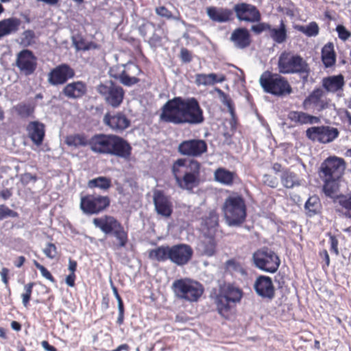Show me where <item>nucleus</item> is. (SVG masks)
<instances>
[{
    "label": "nucleus",
    "mask_w": 351,
    "mask_h": 351,
    "mask_svg": "<svg viewBox=\"0 0 351 351\" xmlns=\"http://www.w3.org/2000/svg\"><path fill=\"white\" fill-rule=\"evenodd\" d=\"M160 120L175 125H195L204 121L203 110L195 97H175L162 107Z\"/></svg>",
    "instance_id": "obj_1"
},
{
    "label": "nucleus",
    "mask_w": 351,
    "mask_h": 351,
    "mask_svg": "<svg viewBox=\"0 0 351 351\" xmlns=\"http://www.w3.org/2000/svg\"><path fill=\"white\" fill-rule=\"evenodd\" d=\"M89 147L95 154L114 156L124 160H128L132 154L129 143L114 134H95L89 139Z\"/></svg>",
    "instance_id": "obj_2"
},
{
    "label": "nucleus",
    "mask_w": 351,
    "mask_h": 351,
    "mask_svg": "<svg viewBox=\"0 0 351 351\" xmlns=\"http://www.w3.org/2000/svg\"><path fill=\"white\" fill-rule=\"evenodd\" d=\"M186 162L184 158L176 160L172 166V173L180 188L191 191L200 183L201 164L194 159L190 160L188 164Z\"/></svg>",
    "instance_id": "obj_3"
},
{
    "label": "nucleus",
    "mask_w": 351,
    "mask_h": 351,
    "mask_svg": "<svg viewBox=\"0 0 351 351\" xmlns=\"http://www.w3.org/2000/svg\"><path fill=\"white\" fill-rule=\"evenodd\" d=\"M278 71L282 74H299L303 82H306L311 72L308 64L302 57L292 52L284 51L278 62Z\"/></svg>",
    "instance_id": "obj_4"
},
{
    "label": "nucleus",
    "mask_w": 351,
    "mask_h": 351,
    "mask_svg": "<svg viewBox=\"0 0 351 351\" xmlns=\"http://www.w3.org/2000/svg\"><path fill=\"white\" fill-rule=\"evenodd\" d=\"M226 223L230 226L241 225L246 217V207L243 199L239 195L227 197L222 208Z\"/></svg>",
    "instance_id": "obj_5"
},
{
    "label": "nucleus",
    "mask_w": 351,
    "mask_h": 351,
    "mask_svg": "<svg viewBox=\"0 0 351 351\" xmlns=\"http://www.w3.org/2000/svg\"><path fill=\"white\" fill-rule=\"evenodd\" d=\"M259 83L265 92L274 95H283L292 92L291 86L279 74L265 71L259 78Z\"/></svg>",
    "instance_id": "obj_6"
},
{
    "label": "nucleus",
    "mask_w": 351,
    "mask_h": 351,
    "mask_svg": "<svg viewBox=\"0 0 351 351\" xmlns=\"http://www.w3.org/2000/svg\"><path fill=\"white\" fill-rule=\"evenodd\" d=\"M172 289L178 298L189 302L197 301L204 291L201 284L187 278L175 280Z\"/></svg>",
    "instance_id": "obj_7"
},
{
    "label": "nucleus",
    "mask_w": 351,
    "mask_h": 351,
    "mask_svg": "<svg viewBox=\"0 0 351 351\" xmlns=\"http://www.w3.org/2000/svg\"><path fill=\"white\" fill-rule=\"evenodd\" d=\"M252 261L256 267L268 273L276 272L280 264L278 256L267 247H263L254 252Z\"/></svg>",
    "instance_id": "obj_8"
},
{
    "label": "nucleus",
    "mask_w": 351,
    "mask_h": 351,
    "mask_svg": "<svg viewBox=\"0 0 351 351\" xmlns=\"http://www.w3.org/2000/svg\"><path fill=\"white\" fill-rule=\"evenodd\" d=\"M96 90L105 102L114 108L119 107L123 102L125 92L121 86L112 81L99 84Z\"/></svg>",
    "instance_id": "obj_9"
},
{
    "label": "nucleus",
    "mask_w": 351,
    "mask_h": 351,
    "mask_svg": "<svg viewBox=\"0 0 351 351\" xmlns=\"http://www.w3.org/2000/svg\"><path fill=\"white\" fill-rule=\"evenodd\" d=\"M337 128L330 126H314L306 131V136L313 141L328 143L333 141L339 136Z\"/></svg>",
    "instance_id": "obj_10"
},
{
    "label": "nucleus",
    "mask_w": 351,
    "mask_h": 351,
    "mask_svg": "<svg viewBox=\"0 0 351 351\" xmlns=\"http://www.w3.org/2000/svg\"><path fill=\"white\" fill-rule=\"evenodd\" d=\"M110 205L108 196L87 195L81 197L80 208L86 214H97Z\"/></svg>",
    "instance_id": "obj_11"
},
{
    "label": "nucleus",
    "mask_w": 351,
    "mask_h": 351,
    "mask_svg": "<svg viewBox=\"0 0 351 351\" xmlns=\"http://www.w3.org/2000/svg\"><path fill=\"white\" fill-rule=\"evenodd\" d=\"M233 10L239 21L254 23L261 20V14L254 5L246 3H237L233 6Z\"/></svg>",
    "instance_id": "obj_12"
},
{
    "label": "nucleus",
    "mask_w": 351,
    "mask_h": 351,
    "mask_svg": "<svg viewBox=\"0 0 351 351\" xmlns=\"http://www.w3.org/2000/svg\"><path fill=\"white\" fill-rule=\"evenodd\" d=\"M75 72L67 64H61L51 70L47 75V82L52 86L65 84L69 79L74 77Z\"/></svg>",
    "instance_id": "obj_13"
},
{
    "label": "nucleus",
    "mask_w": 351,
    "mask_h": 351,
    "mask_svg": "<svg viewBox=\"0 0 351 351\" xmlns=\"http://www.w3.org/2000/svg\"><path fill=\"white\" fill-rule=\"evenodd\" d=\"M345 169L343 159L335 156L329 157L321 165V172L324 178L339 179Z\"/></svg>",
    "instance_id": "obj_14"
},
{
    "label": "nucleus",
    "mask_w": 351,
    "mask_h": 351,
    "mask_svg": "<svg viewBox=\"0 0 351 351\" xmlns=\"http://www.w3.org/2000/svg\"><path fill=\"white\" fill-rule=\"evenodd\" d=\"M178 150L182 156L199 157L207 152V144L201 139L186 140L179 144Z\"/></svg>",
    "instance_id": "obj_15"
},
{
    "label": "nucleus",
    "mask_w": 351,
    "mask_h": 351,
    "mask_svg": "<svg viewBox=\"0 0 351 351\" xmlns=\"http://www.w3.org/2000/svg\"><path fill=\"white\" fill-rule=\"evenodd\" d=\"M16 66L21 73L30 75L36 71L37 58L32 51L23 49L17 54Z\"/></svg>",
    "instance_id": "obj_16"
},
{
    "label": "nucleus",
    "mask_w": 351,
    "mask_h": 351,
    "mask_svg": "<svg viewBox=\"0 0 351 351\" xmlns=\"http://www.w3.org/2000/svg\"><path fill=\"white\" fill-rule=\"evenodd\" d=\"M193 254L191 247L186 244H178L171 247L170 261L178 265L187 264Z\"/></svg>",
    "instance_id": "obj_17"
},
{
    "label": "nucleus",
    "mask_w": 351,
    "mask_h": 351,
    "mask_svg": "<svg viewBox=\"0 0 351 351\" xmlns=\"http://www.w3.org/2000/svg\"><path fill=\"white\" fill-rule=\"evenodd\" d=\"M256 294L263 299L271 300L275 297V288L270 277L261 275L254 283Z\"/></svg>",
    "instance_id": "obj_18"
},
{
    "label": "nucleus",
    "mask_w": 351,
    "mask_h": 351,
    "mask_svg": "<svg viewBox=\"0 0 351 351\" xmlns=\"http://www.w3.org/2000/svg\"><path fill=\"white\" fill-rule=\"evenodd\" d=\"M103 123L116 132H121L130 125V121L123 112H117L114 114L106 113L104 116Z\"/></svg>",
    "instance_id": "obj_19"
},
{
    "label": "nucleus",
    "mask_w": 351,
    "mask_h": 351,
    "mask_svg": "<svg viewBox=\"0 0 351 351\" xmlns=\"http://www.w3.org/2000/svg\"><path fill=\"white\" fill-rule=\"evenodd\" d=\"M153 201L156 211L158 215L165 217L171 216L173 211L172 203L170 198L166 196L160 191H155L153 195Z\"/></svg>",
    "instance_id": "obj_20"
},
{
    "label": "nucleus",
    "mask_w": 351,
    "mask_h": 351,
    "mask_svg": "<svg viewBox=\"0 0 351 351\" xmlns=\"http://www.w3.org/2000/svg\"><path fill=\"white\" fill-rule=\"evenodd\" d=\"M324 95L322 88H315L303 101L304 107L308 108L313 106L318 111L328 108V101L324 98Z\"/></svg>",
    "instance_id": "obj_21"
},
{
    "label": "nucleus",
    "mask_w": 351,
    "mask_h": 351,
    "mask_svg": "<svg viewBox=\"0 0 351 351\" xmlns=\"http://www.w3.org/2000/svg\"><path fill=\"white\" fill-rule=\"evenodd\" d=\"M206 13L213 21L221 23L232 21L234 19L233 9L226 8L208 7Z\"/></svg>",
    "instance_id": "obj_22"
},
{
    "label": "nucleus",
    "mask_w": 351,
    "mask_h": 351,
    "mask_svg": "<svg viewBox=\"0 0 351 351\" xmlns=\"http://www.w3.org/2000/svg\"><path fill=\"white\" fill-rule=\"evenodd\" d=\"M86 91V84L82 81H76L64 86L62 93L68 99H77L82 98Z\"/></svg>",
    "instance_id": "obj_23"
},
{
    "label": "nucleus",
    "mask_w": 351,
    "mask_h": 351,
    "mask_svg": "<svg viewBox=\"0 0 351 351\" xmlns=\"http://www.w3.org/2000/svg\"><path fill=\"white\" fill-rule=\"evenodd\" d=\"M230 40L236 48L243 49L251 44L250 34L246 28L239 27L232 32Z\"/></svg>",
    "instance_id": "obj_24"
},
{
    "label": "nucleus",
    "mask_w": 351,
    "mask_h": 351,
    "mask_svg": "<svg viewBox=\"0 0 351 351\" xmlns=\"http://www.w3.org/2000/svg\"><path fill=\"white\" fill-rule=\"evenodd\" d=\"M27 132L28 136L35 145H40L43 143L45 134L43 123L38 121H31L27 125Z\"/></svg>",
    "instance_id": "obj_25"
},
{
    "label": "nucleus",
    "mask_w": 351,
    "mask_h": 351,
    "mask_svg": "<svg viewBox=\"0 0 351 351\" xmlns=\"http://www.w3.org/2000/svg\"><path fill=\"white\" fill-rule=\"evenodd\" d=\"M322 87L328 93L342 91L345 85L344 77L341 74L324 77L322 81Z\"/></svg>",
    "instance_id": "obj_26"
},
{
    "label": "nucleus",
    "mask_w": 351,
    "mask_h": 351,
    "mask_svg": "<svg viewBox=\"0 0 351 351\" xmlns=\"http://www.w3.org/2000/svg\"><path fill=\"white\" fill-rule=\"evenodd\" d=\"M93 223L105 234L113 233L121 224L117 219L110 216L95 218L93 219Z\"/></svg>",
    "instance_id": "obj_27"
},
{
    "label": "nucleus",
    "mask_w": 351,
    "mask_h": 351,
    "mask_svg": "<svg viewBox=\"0 0 351 351\" xmlns=\"http://www.w3.org/2000/svg\"><path fill=\"white\" fill-rule=\"evenodd\" d=\"M20 19L11 17L0 21V38L16 32L21 25Z\"/></svg>",
    "instance_id": "obj_28"
},
{
    "label": "nucleus",
    "mask_w": 351,
    "mask_h": 351,
    "mask_svg": "<svg viewBox=\"0 0 351 351\" xmlns=\"http://www.w3.org/2000/svg\"><path fill=\"white\" fill-rule=\"evenodd\" d=\"M237 178V174L225 168L219 167L214 172L215 180L221 184L230 186Z\"/></svg>",
    "instance_id": "obj_29"
},
{
    "label": "nucleus",
    "mask_w": 351,
    "mask_h": 351,
    "mask_svg": "<svg viewBox=\"0 0 351 351\" xmlns=\"http://www.w3.org/2000/svg\"><path fill=\"white\" fill-rule=\"evenodd\" d=\"M288 118L291 121L300 125L317 123L319 121L318 117L299 111H291L288 114Z\"/></svg>",
    "instance_id": "obj_30"
},
{
    "label": "nucleus",
    "mask_w": 351,
    "mask_h": 351,
    "mask_svg": "<svg viewBox=\"0 0 351 351\" xmlns=\"http://www.w3.org/2000/svg\"><path fill=\"white\" fill-rule=\"evenodd\" d=\"M226 77L224 75H221L218 76L215 73H197L195 75V84L197 86H210L216 83H221L225 81Z\"/></svg>",
    "instance_id": "obj_31"
},
{
    "label": "nucleus",
    "mask_w": 351,
    "mask_h": 351,
    "mask_svg": "<svg viewBox=\"0 0 351 351\" xmlns=\"http://www.w3.org/2000/svg\"><path fill=\"white\" fill-rule=\"evenodd\" d=\"M119 66H113L110 69V75L114 79L119 80L125 86H130L138 82L139 80L134 76H130L120 71Z\"/></svg>",
    "instance_id": "obj_32"
},
{
    "label": "nucleus",
    "mask_w": 351,
    "mask_h": 351,
    "mask_svg": "<svg viewBox=\"0 0 351 351\" xmlns=\"http://www.w3.org/2000/svg\"><path fill=\"white\" fill-rule=\"evenodd\" d=\"M268 34L269 37L276 43L282 44L285 43L287 39V30L284 21L281 20L278 27H272L270 25Z\"/></svg>",
    "instance_id": "obj_33"
},
{
    "label": "nucleus",
    "mask_w": 351,
    "mask_h": 351,
    "mask_svg": "<svg viewBox=\"0 0 351 351\" xmlns=\"http://www.w3.org/2000/svg\"><path fill=\"white\" fill-rule=\"evenodd\" d=\"M322 61L326 68L331 67L336 62V53L334 49V45L329 42L326 43L322 49Z\"/></svg>",
    "instance_id": "obj_34"
},
{
    "label": "nucleus",
    "mask_w": 351,
    "mask_h": 351,
    "mask_svg": "<svg viewBox=\"0 0 351 351\" xmlns=\"http://www.w3.org/2000/svg\"><path fill=\"white\" fill-rule=\"evenodd\" d=\"M198 251L204 256H212L216 251V242L214 238L204 237L197 245Z\"/></svg>",
    "instance_id": "obj_35"
},
{
    "label": "nucleus",
    "mask_w": 351,
    "mask_h": 351,
    "mask_svg": "<svg viewBox=\"0 0 351 351\" xmlns=\"http://www.w3.org/2000/svg\"><path fill=\"white\" fill-rule=\"evenodd\" d=\"M171 247L168 245H162L153 249L149 252V257L152 260L159 262L170 261Z\"/></svg>",
    "instance_id": "obj_36"
},
{
    "label": "nucleus",
    "mask_w": 351,
    "mask_h": 351,
    "mask_svg": "<svg viewBox=\"0 0 351 351\" xmlns=\"http://www.w3.org/2000/svg\"><path fill=\"white\" fill-rule=\"evenodd\" d=\"M14 110L22 119L33 117L35 106L29 103L21 102L13 107Z\"/></svg>",
    "instance_id": "obj_37"
},
{
    "label": "nucleus",
    "mask_w": 351,
    "mask_h": 351,
    "mask_svg": "<svg viewBox=\"0 0 351 351\" xmlns=\"http://www.w3.org/2000/svg\"><path fill=\"white\" fill-rule=\"evenodd\" d=\"M280 179L282 185L287 189H292L294 186L300 185V182L297 175L287 169L282 172Z\"/></svg>",
    "instance_id": "obj_38"
},
{
    "label": "nucleus",
    "mask_w": 351,
    "mask_h": 351,
    "mask_svg": "<svg viewBox=\"0 0 351 351\" xmlns=\"http://www.w3.org/2000/svg\"><path fill=\"white\" fill-rule=\"evenodd\" d=\"M112 186L111 179L105 176H99L90 180L87 183L89 189L98 188L102 191H108Z\"/></svg>",
    "instance_id": "obj_39"
},
{
    "label": "nucleus",
    "mask_w": 351,
    "mask_h": 351,
    "mask_svg": "<svg viewBox=\"0 0 351 351\" xmlns=\"http://www.w3.org/2000/svg\"><path fill=\"white\" fill-rule=\"evenodd\" d=\"M221 294H223L233 304L239 302L242 297V292L241 289L231 285L226 286L223 288Z\"/></svg>",
    "instance_id": "obj_40"
},
{
    "label": "nucleus",
    "mask_w": 351,
    "mask_h": 351,
    "mask_svg": "<svg viewBox=\"0 0 351 351\" xmlns=\"http://www.w3.org/2000/svg\"><path fill=\"white\" fill-rule=\"evenodd\" d=\"M325 184L324 185V193L331 198H334L337 196V192L339 191V184L337 180L339 179H330V178H324Z\"/></svg>",
    "instance_id": "obj_41"
},
{
    "label": "nucleus",
    "mask_w": 351,
    "mask_h": 351,
    "mask_svg": "<svg viewBox=\"0 0 351 351\" xmlns=\"http://www.w3.org/2000/svg\"><path fill=\"white\" fill-rule=\"evenodd\" d=\"M231 303L223 294L218 295L216 298V304L219 313L223 317H227L231 308Z\"/></svg>",
    "instance_id": "obj_42"
},
{
    "label": "nucleus",
    "mask_w": 351,
    "mask_h": 351,
    "mask_svg": "<svg viewBox=\"0 0 351 351\" xmlns=\"http://www.w3.org/2000/svg\"><path fill=\"white\" fill-rule=\"evenodd\" d=\"M338 204L341 206L339 211L343 216L351 218V195L338 197Z\"/></svg>",
    "instance_id": "obj_43"
},
{
    "label": "nucleus",
    "mask_w": 351,
    "mask_h": 351,
    "mask_svg": "<svg viewBox=\"0 0 351 351\" xmlns=\"http://www.w3.org/2000/svg\"><path fill=\"white\" fill-rule=\"evenodd\" d=\"M72 43L77 51H88L91 49L97 48L96 44L92 42L86 43L85 40L80 36H73Z\"/></svg>",
    "instance_id": "obj_44"
},
{
    "label": "nucleus",
    "mask_w": 351,
    "mask_h": 351,
    "mask_svg": "<svg viewBox=\"0 0 351 351\" xmlns=\"http://www.w3.org/2000/svg\"><path fill=\"white\" fill-rule=\"evenodd\" d=\"M295 29L308 37H315L319 32V28L316 22H311L307 25H297Z\"/></svg>",
    "instance_id": "obj_45"
},
{
    "label": "nucleus",
    "mask_w": 351,
    "mask_h": 351,
    "mask_svg": "<svg viewBox=\"0 0 351 351\" xmlns=\"http://www.w3.org/2000/svg\"><path fill=\"white\" fill-rule=\"evenodd\" d=\"M114 237L118 241V243L114 244V248L119 249L123 247L128 243V233L124 230L123 226L120 224L112 233Z\"/></svg>",
    "instance_id": "obj_46"
},
{
    "label": "nucleus",
    "mask_w": 351,
    "mask_h": 351,
    "mask_svg": "<svg viewBox=\"0 0 351 351\" xmlns=\"http://www.w3.org/2000/svg\"><path fill=\"white\" fill-rule=\"evenodd\" d=\"M65 143L69 146L79 147V146H89V140L80 134L70 135L66 138Z\"/></svg>",
    "instance_id": "obj_47"
},
{
    "label": "nucleus",
    "mask_w": 351,
    "mask_h": 351,
    "mask_svg": "<svg viewBox=\"0 0 351 351\" xmlns=\"http://www.w3.org/2000/svg\"><path fill=\"white\" fill-rule=\"evenodd\" d=\"M215 90L217 93L221 102L228 108L232 118L234 119V108L230 97L219 88H215Z\"/></svg>",
    "instance_id": "obj_48"
},
{
    "label": "nucleus",
    "mask_w": 351,
    "mask_h": 351,
    "mask_svg": "<svg viewBox=\"0 0 351 351\" xmlns=\"http://www.w3.org/2000/svg\"><path fill=\"white\" fill-rule=\"evenodd\" d=\"M112 291L114 297L116 298L118 303V311H119V316L117 317V324L119 325L122 324L124 319V306L123 302L122 301V299L121 296L119 295L118 293L117 289L112 286Z\"/></svg>",
    "instance_id": "obj_49"
},
{
    "label": "nucleus",
    "mask_w": 351,
    "mask_h": 351,
    "mask_svg": "<svg viewBox=\"0 0 351 351\" xmlns=\"http://www.w3.org/2000/svg\"><path fill=\"white\" fill-rule=\"evenodd\" d=\"M155 12L160 17L167 19H173L176 21H180V15L178 13L177 15H173L172 13L165 6H158L155 8Z\"/></svg>",
    "instance_id": "obj_50"
},
{
    "label": "nucleus",
    "mask_w": 351,
    "mask_h": 351,
    "mask_svg": "<svg viewBox=\"0 0 351 351\" xmlns=\"http://www.w3.org/2000/svg\"><path fill=\"white\" fill-rule=\"evenodd\" d=\"M218 215L215 210H210L208 215L203 219L205 226L208 229L213 228L218 225Z\"/></svg>",
    "instance_id": "obj_51"
},
{
    "label": "nucleus",
    "mask_w": 351,
    "mask_h": 351,
    "mask_svg": "<svg viewBox=\"0 0 351 351\" xmlns=\"http://www.w3.org/2000/svg\"><path fill=\"white\" fill-rule=\"evenodd\" d=\"M120 67V71L130 76L136 77L141 73V69L138 66L132 62H128Z\"/></svg>",
    "instance_id": "obj_52"
},
{
    "label": "nucleus",
    "mask_w": 351,
    "mask_h": 351,
    "mask_svg": "<svg viewBox=\"0 0 351 351\" xmlns=\"http://www.w3.org/2000/svg\"><path fill=\"white\" fill-rule=\"evenodd\" d=\"M138 31L143 37L146 38L156 31V26L149 21H145L139 26Z\"/></svg>",
    "instance_id": "obj_53"
},
{
    "label": "nucleus",
    "mask_w": 351,
    "mask_h": 351,
    "mask_svg": "<svg viewBox=\"0 0 351 351\" xmlns=\"http://www.w3.org/2000/svg\"><path fill=\"white\" fill-rule=\"evenodd\" d=\"M43 252L49 259H53L56 257L58 252L56 246L51 243H48L43 249Z\"/></svg>",
    "instance_id": "obj_54"
},
{
    "label": "nucleus",
    "mask_w": 351,
    "mask_h": 351,
    "mask_svg": "<svg viewBox=\"0 0 351 351\" xmlns=\"http://www.w3.org/2000/svg\"><path fill=\"white\" fill-rule=\"evenodd\" d=\"M318 207V198L315 196L311 197L305 204V208L313 214L316 213Z\"/></svg>",
    "instance_id": "obj_55"
},
{
    "label": "nucleus",
    "mask_w": 351,
    "mask_h": 351,
    "mask_svg": "<svg viewBox=\"0 0 351 351\" xmlns=\"http://www.w3.org/2000/svg\"><path fill=\"white\" fill-rule=\"evenodd\" d=\"M269 29H270V24L264 22L261 23L260 21L257 24L252 25L250 28L251 31L256 34H260L263 32H268Z\"/></svg>",
    "instance_id": "obj_56"
},
{
    "label": "nucleus",
    "mask_w": 351,
    "mask_h": 351,
    "mask_svg": "<svg viewBox=\"0 0 351 351\" xmlns=\"http://www.w3.org/2000/svg\"><path fill=\"white\" fill-rule=\"evenodd\" d=\"M17 216L16 212L10 209L5 205H0V220H3L8 217H16Z\"/></svg>",
    "instance_id": "obj_57"
},
{
    "label": "nucleus",
    "mask_w": 351,
    "mask_h": 351,
    "mask_svg": "<svg viewBox=\"0 0 351 351\" xmlns=\"http://www.w3.org/2000/svg\"><path fill=\"white\" fill-rule=\"evenodd\" d=\"M34 32L32 30L27 29L23 32L21 38V43L25 46L30 45L34 38Z\"/></svg>",
    "instance_id": "obj_58"
},
{
    "label": "nucleus",
    "mask_w": 351,
    "mask_h": 351,
    "mask_svg": "<svg viewBox=\"0 0 351 351\" xmlns=\"http://www.w3.org/2000/svg\"><path fill=\"white\" fill-rule=\"evenodd\" d=\"M336 30L339 38L343 41L347 40L351 36V33L342 25H338Z\"/></svg>",
    "instance_id": "obj_59"
},
{
    "label": "nucleus",
    "mask_w": 351,
    "mask_h": 351,
    "mask_svg": "<svg viewBox=\"0 0 351 351\" xmlns=\"http://www.w3.org/2000/svg\"><path fill=\"white\" fill-rule=\"evenodd\" d=\"M263 182L266 185L271 188H276L278 185V178L271 175H265L263 177Z\"/></svg>",
    "instance_id": "obj_60"
},
{
    "label": "nucleus",
    "mask_w": 351,
    "mask_h": 351,
    "mask_svg": "<svg viewBox=\"0 0 351 351\" xmlns=\"http://www.w3.org/2000/svg\"><path fill=\"white\" fill-rule=\"evenodd\" d=\"M180 58L183 62H190L191 61V54L186 48H182L180 50Z\"/></svg>",
    "instance_id": "obj_61"
},
{
    "label": "nucleus",
    "mask_w": 351,
    "mask_h": 351,
    "mask_svg": "<svg viewBox=\"0 0 351 351\" xmlns=\"http://www.w3.org/2000/svg\"><path fill=\"white\" fill-rule=\"evenodd\" d=\"M330 251L334 252L336 255L339 254L338 250V240L335 237L331 236L330 237Z\"/></svg>",
    "instance_id": "obj_62"
},
{
    "label": "nucleus",
    "mask_w": 351,
    "mask_h": 351,
    "mask_svg": "<svg viewBox=\"0 0 351 351\" xmlns=\"http://www.w3.org/2000/svg\"><path fill=\"white\" fill-rule=\"evenodd\" d=\"M42 276L45 278L46 279L50 280L51 282H55V280L51 273L44 267L43 266L41 268L38 269Z\"/></svg>",
    "instance_id": "obj_63"
},
{
    "label": "nucleus",
    "mask_w": 351,
    "mask_h": 351,
    "mask_svg": "<svg viewBox=\"0 0 351 351\" xmlns=\"http://www.w3.org/2000/svg\"><path fill=\"white\" fill-rule=\"evenodd\" d=\"M75 274H70L66 276L65 282L68 286L73 287L75 285Z\"/></svg>",
    "instance_id": "obj_64"
}]
</instances>
